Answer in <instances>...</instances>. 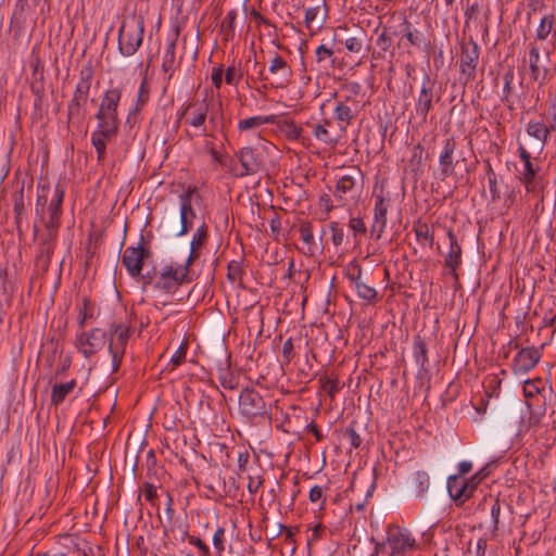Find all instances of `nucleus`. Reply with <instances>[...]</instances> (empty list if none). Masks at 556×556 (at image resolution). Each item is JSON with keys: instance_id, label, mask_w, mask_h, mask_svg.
Masks as SVG:
<instances>
[{"instance_id": "6ab92c4d", "label": "nucleus", "mask_w": 556, "mask_h": 556, "mask_svg": "<svg viewBox=\"0 0 556 556\" xmlns=\"http://www.w3.org/2000/svg\"><path fill=\"white\" fill-rule=\"evenodd\" d=\"M541 53L536 41L529 45L527 62L530 68V77L533 81H539L543 86L546 81L547 68L540 66Z\"/></svg>"}, {"instance_id": "f257e3e1", "label": "nucleus", "mask_w": 556, "mask_h": 556, "mask_svg": "<svg viewBox=\"0 0 556 556\" xmlns=\"http://www.w3.org/2000/svg\"><path fill=\"white\" fill-rule=\"evenodd\" d=\"M122 98L119 88H112L104 93L99 110L96 114L97 128L91 134V144L97 152L98 162H103L106 156V146L117 136L121 121L117 106Z\"/></svg>"}, {"instance_id": "864d4df0", "label": "nucleus", "mask_w": 556, "mask_h": 556, "mask_svg": "<svg viewBox=\"0 0 556 556\" xmlns=\"http://www.w3.org/2000/svg\"><path fill=\"white\" fill-rule=\"evenodd\" d=\"M24 207V185H22L21 188L14 193V212L16 214V223H20Z\"/></svg>"}, {"instance_id": "423d86ee", "label": "nucleus", "mask_w": 556, "mask_h": 556, "mask_svg": "<svg viewBox=\"0 0 556 556\" xmlns=\"http://www.w3.org/2000/svg\"><path fill=\"white\" fill-rule=\"evenodd\" d=\"M239 413L251 424H257L265 417L270 420V415L263 396L252 388H244L240 392Z\"/></svg>"}, {"instance_id": "4468645a", "label": "nucleus", "mask_w": 556, "mask_h": 556, "mask_svg": "<svg viewBox=\"0 0 556 556\" xmlns=\"http://www.w3.org/2000/svg\"><path fill=\"white\" fill-rule=\"evenodd\" d=\"M268 71L274 77L273 87L285 88L291 83L292 68L278 53L270 59Z\"/></svg>"}, {"instance_id": "09e8293b", "label": "nucleus", "mask_w": 556, "mask_h": 556, "mask_svg": "<svg viewBox=\"0 0 556 556\" xmlns=\"http://www.w3.org/2000/svg\"><path fill=\"white\" fill-rule=\"evenodd\" d=\"M242 262L241 261H231L227 266V277L231 282L238 281L240 285L242 283Z\"/></svg>"}, {"instance_id": "c03bdc74", "label": "nucleus", "mask_w": 556, "mask_h": 556, "mask_svg": "<svg viewBox=\"0 0 556 556\" xmlns=\"http://www.w3.org/2000/svg\"><path fill=\"white\" fill-rule=\"evenodd\" d=\"M365 37V31L361 30L358 35L348 37L342 43L350 52L359 53L363 50Z\"/></svg>"}, {"instance_id": "7ed1b4c3", "label": "nucleus", "mask_w": 556, "mask_h": 556, "mask_svg": "<svg viewBox=\"0 0 556 556\" xmlns=\"http://www.w3.org/2000/svg\"><path fill=\"white\" fill-rule=\"evenodd\" d=\"M416 548L417 542L412 533L391 523L387 527L386 541L375 542L370 556H409Z\"/></svg>"}, {"instance_id": "8fccbe9b", "label": "nucleus", "mask_w": 556, "mask_h": 556, "mask_svg": "<svg viewBox=\"0 0 556 556\" xmlns=\"http://www.w3.org/2000/svg\"><path fill=\"white\" fill-rule=\"evenodd\" d=\"M404 26L403 37L406 38L412 46L420 47L424 39L422 34L419 30H412L410 24L407 22L404 24Z\"/></svg>"}, {"instance_id": "69168bd1", "label": "nucleus", "mask_w": 556, "mask_h": 556, "mask_svg": "<svg viewBox=\"0 0 556 556\" xmlns=\"http://www.w3.org/2000/svg\"><path fill=\"white\" fill-rule=\"evenodd\" d=\"M313 134L315 136L316 139L325 142V143H328L331 141L330 137H329V131L327 130L326 126L325 125H320V124H316L313 126Z\"/></svg>"}, {"instance_id": "a18cd8bd", "label": "nucleus", "mask_w": 556, "mask_h": 556, "mask_svg": "<svg viewBox=\"0 0 556 556\" xmlns=\"http://www.w3.org/2000/svg\"><path fill=\"white\" fill-rule=\"evenodd\" d=\"M362 273H363L362 266L359 264H357L355 261L351 262L346 266L345 277L353 285V287L355 289L357 288V283L364 282L362 280Z\"/></svg>"}, {"instance_id": "393cba45", "label": "nucleus", "mask_w": 556, "mask_h": 556, "mask_svg": "<svg viewBox=\"0 0 556 556\" xmlns=\"http://www.w3.org/2000/svg\"><path fill=\"white\" fill-rule=\"evenodd\" d=\"M548 38L556 41V16L553 13L545 14L536 28L535 40L545 41Z\"/></svg>"}, {"instance_id": "a878e982", "label": "nucleus", "mask_w": 556, "mask_h": 556, "mask_svg": "<svg viewBox=\"0 0 556 556\" xmlns=\"http://www.w3.org/2000/svg\"><path fill=\"white\" fill-rule=\"evenodd\" d=\"M93 78V68L90 64H86L79 72V80L74 91L75 97L88 100L91 81Z\"/></svg>"}, {"instance_id": "cd10ccee", "label": "nucleus", "mask_w": 556, "mask_h": 556, "mask_svg": "<svg viewBox=\"0 0 556 556\" xmlns=\"http://www.w3.org/2000/svg\"><path fill=\"white\" fill-rule=\"evenodd\" d=\"M554 130L555 129L551 128V125L547 126L542 122L531 121L527 126V134L540 142V149L544 147V144L547 142L551 131Z\"/></svg>"}, {"instance_id": "39448f33", "label": "nucleus", "mask_w": 556, "mask_h": 556, "mask_svg": "<svg viewBox=\"0 0 556 556\" xmlns=\"http://www.w3.org/2000/svg\"><path fill=\"white\" fill-rule=\"evenodd\" d=\"M189 273L190 266H187V263L182 265L173 263L165 265L161 270H159L153 289L167 294H173L181 285L191 281Z\"/></svg>"}, {"instance_id": "f704fd0d", "label": "nucleus", "mask_w": 556, "mask_h": 556, "mask_svg": "<svg viewBox=\"0 0 556 556\" xmlns=\"http://www.w3.org/2000/svg\"><path fill=\"white\" fill-rule=\"evenodd\" d=\"M275 121V116H252L244 119L239 121L238 128L240 131H248L252 129H256L265 124H271Z\"/></svg>"}, {"instance_id": "e2e57ef3", "label": "nucleus", "mask_w": 556, "mask_h": 556, "mask_svg": "<svg viewBox=\"0 0 556 556\" xmlns=\"http://www.w3.org/2000/svg\"><path fill=\"white\" fill-rule=\"evenodd\" d=\"M323 388L327 391L330 397H334V395L339 392L340 386L338 379L325 378L323 379Z\"/></svg>"}, {"instance_id": "9d476101", "label": "nucleus", "mask_w": 556, "mask_h": 556, "mask_svg": "<svg viewBox=\"0 0 556 556\" xmlns=\"http://www.w3.org/2000/svg\"><path fill=\"white\" fill-rule=\"evenodd\" d=\"M235 156L241 166V172L236 174L237 177L255 175L265 169L263 153L257 149L243 147L235 152Z\"/></svg>"}, {"instance_id": "72a5a7b5", "label": "nucleus", "mask_w": 556, "mask_h": 556, "mask_svg": "<svg viewBox=\"0 0 556 556\" xmlns=\"http://www.w3.org/2000/svg\"><path fill=\"white\" fill-rule=\"evenodd\" d=\"M412 485L417 497H422L430 488V477L428 472L419 470L412 477Z\"/></svg>"}, {"instance_id": "c9c22d12", "label": "nucleus", "mask_w": 556, "mask_h": 556, "mask_svg": "<svg viewBox=\"0 0 556 556\" xmlns=\"http://www.w3.org/2000/svg\"><path fill=\"white\" fill-rule=\"evenodd\" d=\"M52 188L49 184L38 186L37 200H36V214L42 219L45 216L46 206L49 202Z\"/></svg>"}, {"instance_id": "473e14b6", "label": "nucleus", "mask_w": 556, "mask_h": 556, "mask_svg": "<svg viewBox=\"0 0 556 556\" xmlns=\"http://www.w3.org/2000/svg\"><path fill=\"white\" fill-rule=\"evenodd\" d=\"M315 54L316 62L321 68L329 70L330 67L334 66L336 58L331 48L327 47L326 45H320L316 48Z\"/></svg>"}, {"instance_id": "338daca9", "label": "nucleus", "mask_w": 556, "mask_h": 556, "mask_svg": "<svg viewBox=\"0 0 556 556\" xmlns=\"http://www.w3.org/2000/svg\"><path fill=\"white\" fill-rule=\"evenodd\" d=\"M293 356H294V345H293L292 338H289L288 340L285 341V343L282 345L283 363H286V364L290 363L291 359L293 358Z\"/></svg>"}, {"instance_id": "2f4dec72", "label": "nucleus", "mask_w": 556, "mask_h": 556, "mask_svg": "<svg viewBox=\"0 0 556 556\" xmlns=\"http://www.w3.org/2000/svg\"><path fill=\"white\" fill-rule=\"evenodd\" d=\"M76 380H71L65 383H55L52 388L51 403L55 406L61 404L65 397L74 390Z\"/></svg>"}, {"instance_id": "5701e85b", "label": "nucleus", "mask_w": 556, "mask_h": 556, "mask_svg": "<svg viewBox=\"0 0 556 556\" xmlns=\"http://www.w3.org/2000/svg\"><path fill=\"white\" fill-rule=\"evenodd\" d=\"M327 16V7L325 0H317L315 5L305 10L304 21L307 29H312L314 25L320 28Z\"/></svg>"}, {"instance_id": "20e7f679", "label": "nucleus", "mask_w": 556, "mask_h": 556, "mask_svg": "<svg viewBox=\"0 0 556 556\" xmlns=\"http://www.w3.org/2000/svg\"><path fill=\"white\" fill-rule=\"evenodd\" d=\"M144 35V17L130 14L124 18L118 30V51L124 56L134 55L142 45Z\"/></svg>"}, {"instance_id": "603ef678", "label": "nucleus", "mask_w": 556, "mask_h": 556, "mask_svg": "<svg viewBox=\"0 0 556 556\" xmlns=\"http://www.w3.org/2000/svg\"><path fill=\"white\" fill-rule=\"evenodd\" d=\"M344 437L349 440L351 446L353 448H358L363 442L361 435L357 433L356 429H355V422H351L345 432H344Z\"/></svg>"}, {"instance_id": "dca6fc26", "label": "nucleus", "mask_w": 556, "mask_h": 556, "mask_svg": "<svg viewBox=\"0 0 556 556\" xmlns=\"http://www.w3.org/2000/svg\"><path fill=\"white\" fill-rule=\"evenodd\" d=\"M434 81L428 75L424 77L419 94L416 100L415 111L417 116L426 121L429 111L432 109Z\"/></svg>"}, {"instance_id": "3c124183", "label": "nucleus", "mask_w": 556, "mask_h": 556, "mask_svg": "<svg viewBox=\"0 0 556 556\" xmlns=\"http://www.w3.org/2000/svg\"><path fill=\"white\" fill-rule=\"evenodd\" d=\"M329 228L331 230V241L336 248L341 247L344 242V230L339 226V223L331 222L329 224Z\"/></svg>"}, {"instance_id": "79ce46f5", "label": "nucleus", "mask_w": 556, "mask_h": 556, "mask_svg": "<svg viewBox=\"0 0 556 556\" xmlns=\"http://www.w3.org/2000/svg\"><path fill=\"white\" fill-rule=\"evenodd\" d=\"M392 42V37L388 34L387 29H383L376 40L378 51L375 52L374 55L377 54V58L383 59L384 53L390 51Z\"/></svg>"}, {"instance_id": "49530a36", "label": "nucleus", "mask_w": 556, "mask_h": 556, "mask_svg": "<svg viewBox=\"0 0 556 556\" xmlns=\"http://www.w3.org/2000/svg\"><path fill=\"white\" fill-rule=\"evenodd\" d=\"M218 381L224 389L235 390L239 387V377L225 369H219Z\"/></svg>"}, {"instance_id": "0e129e2a", "label": "nucleus", "mask_w": 556, "mask_h": 556, "mask_svg": "<svg viewBox=\"0 0 556 556\" xmlns=\"http://www.w3.org/2000/svg\"><path fill=\"white\" fill-rule=\"evenodd\" d=\"M349 227L353 231L354 237L366 232V226L361 217H352L349 222Z\"/></svg>"}, {"instance_id": "6e6552de", "label": "nucleus", "mask_w": 556, "mask_h": 556, "mask_svg": "<svg viewBox=\"0 0 556 556\" xmlns=\"http://www.w3.org/2000/svg\"><path fill=\"white\" fill-rule=\"evenodd\" d=\"M486 475L479 471L469 479H464L460 476H451L447 479V491L450 496L459 506L469 500L477 486L485 478Z\"/></svg>"}, {"instance_id": "680f3d73", "label": "nucleus", "mask_w": 556, "mask_h": 556, "mask_svg": "<svg viewBox=\"0 0 556 556\" xmlns=\"http://www.w3.org/2000/svg\"><path fill=\"white\" fill-rule=\"evenodd\" d=\"M242 77L240 70H237L233 65L228 66L225 74V81L228 85H237Z\"/></svg>"}, {"instance_id": "de8ad7c7", "label": "nucleus", "mask_w": 556, "mask_h": 556, "mask_svg": "<svg viewBox=\"0 0 556 556\" xmlns=\"http://www.w3.org/2000/svg\"><path fill=\"white\" fill-rule=\"evenodd\" d=\"M357 295L368 303H376L378 301V292L377 290L367 285L366 282L357 283V288L355 289Z\"/></svg>"}, {"instance_id": "a19ab883", "label": "nucleus", "mask_w": 556, "mask_h": 556, "mask_svg": "<svg viewBox=\"0 0 556 556\" xmlns=\"http://www.w3.org/2000/svg\"><path fill=\"white\" fill-rule=\"evenodd\" d=\"M414 231L418 241H425L429 244V247L433 245L434 237L428 224L418 220L414 224Z\"/></svg>"}, {"instance_id": "58836bf2", "label": "nucleus", "mask_w": 556, "mask_h": 556, "mask_svg": "<svg viewBox=\"0 0 556 556\" xmlns=\"http://www.w3.org/2000/svg\"><path fill=\"white\" fill-rule=\"evenodd\" d=\"M414 358L420 368L426 369V365L428 364V350L425 341L419 336L414 340Z\"/></svg>"}, {"instance_id": "bb28decb", "label": "nucleus", "mask_w": 556, "mask_h": 556, "mask_svg": "<svg viewBox=\"0 0 556 556\" xmlns=\"http://www.w3.org/2000/svg\"><path fill=\"white\" fill-rule=\"evenodd\" d=\"M51 240H53V238H50L49 236L42 240L39 245V252L36 256V266L42 271H47L50 266L51 255L54 250V245L51 243Z\"/></svg>"}, {"instance_id": "e433bc0d", "label": "nucleus", "mask_w": 556, "mask_h": 556, "mask_svg": "<svg viewBox=\"0 0 556 556\" xmlns=\"http://www.w3.org/2000/svg\"><path fill=\"white\" fill-rule=\"evenodd\" d=\"M238 16L237 10L232 9L227 12L226 16L224 17L222 25H220V31L223 34V37L225 40H232L235 38V23Z\"/></svg>"}, {"instance_id": "bf43d9fd", "label": "nucleus", "mask_w": 556, "mask_h": 556, "mask_svg": "<svg viewBox=\"0 0 556 556\" xmlns=\"http://www.w3.org/2000/svg\"><path fill=\"white\" fill-rule=\"evenodd\" d=\"M149 100V89L147 85V80L143 79L140 84L137 97V105L136 110H140Z\"/></svg>"}, {"instance_id": "a211bd4d", "label": "nucleus", "mask_w": 556, "mask_h": 556, "mask_svg": "<svg viewBox=\"0 0 556 556\" xmlns=\"http://www.w3.org/2000/svg\"><path fill=\"white\" fill-rule=\"evenodd\" d=\"M541 354L536 349H521L514 358L513 368L515 374H526L533 369L538 364Z\"/></svg>"}, {"instance_id": "0eeeda50", "label": "nucleus", "mask_w": 556, "mask_h": 556, "mask_svg": "<svg viewBox=\"0 0 556 556\" xmlns=\"http://www.w3.org/2000/svg\"><path fill=\"white\" fill-rule=\"evenodd\" d=\"M364 175L362 170L352 166L346 173L339 176L333 195L339 206H344L349 201L355 200L358 197Z\"/></svg>"}, {"instance_id": "9b49d317", "label": "nucleus", "mask_w": 556, "mask_h": 556, "mask_svg": "<svg viewBox=\"0 0 556 556\" xmlns=\"http://www.w3.org/2000/svg\"><path fill=\"white\" fill-rule=\"evenodd\" d=\"M375 199L374 206V223L371 226V235L376 236V239H380L387 226V214L389 210V200L383 193L381 188L380 192L374 191Z\"/></svg>"}, {"instance_id": "f8f14e48", "label": "nucleus", "mask_w": 556, "mask_h": 556, "mask_svg": "<svg viewBox=\"0 0 556 556\" xmlns=\"http://www.w3.org/2000/svg\"><path fill=\"white\" fill-rule=\"evenodd\" d=\"M77 346L85 357L101 350L105 343V332L99 328H94L89 332H81L76 339Z\"/></svg>"}, {"instance_id": "ddd939ff", "label": "nucleus", "mask_w": 556, "mask_h": 556, "mask_svg": "<svg viewBox=\"0 0 556 556\" xmlns=\"http://www.w3.org/2000/svg\"><path fill=\"white\" fill-rule=\"evenodd\" d=\"M480 49L476 41L472 39L462 46L460 54V72L466 76L467 80H471L476 76V68L478 65Z\"/></svg>"}, {"instance_id": "13d9d810", "label": "nucleus", "mask_w": 556, "mask_h": 556, "mask_svg": "<svg viewBox=\"0 0 556 556\" xmlns=\"http://www.w3.org/2000/svg\"><path fill=\"white\" fill-rule=\"evenodd\" d=\"M63 199H64V189L60 185H56L52 189V192L50 194L49 204L58 207L59 210H62L61 206H62Z\"/></svg>"}, {"instance_id": "b1692460", "label": "nucleus", "mask_w": 556, "mask_h": 556, "mask_svg": "<svg viewBox=\"0 0 556 556\" xmlns=\"http://www.w3.org/2000/svg\"><path fill=\"white\" fill-rule=\"evenodd\" d=\"M208 238V232H207V226L206 224L203 222L195 230V232L193 233L192 236V240H191V243H190V253H189V256L187 258V261L185 263H187V266H191L192 263L199 258L200 256V250L203 248V245L205 244L206 240Z\"/></svg>"}, {"instance_id": "774afa93", "label": "nucleus", "mask_w": 556, "mask_h": 556, "mask_svg": "<svg viewBox=\"0 0 556 556\" xmlns=\"http://www.w3.org/2000/svg\"><path fill=\"white\" fill-rule=\"evenodd\" d=\"M303 128L293 122L287 125L286 136L290 140H299L302 137Z\"/></svg>"}, {"instance_id": "052dcab7", "label": "nucleus", "mask_w": 556, "mask_h": 556, "mask_svg": "<svg viewBox=\"0 0 556 556\" xmlns=\"http://www.w3.org/2000/svg\"><path fill=\"white\" fill-rule=\"evenodd\" d=\"M362 86L359 83L352 81L349 84H345L343 86V90L348 92V94L343 98L346 101L353 102L354 97H356L361 92Z\"/></svg>"}, {"instance_id": "4be33fe9", "label": "nucleus", "mask_w": 556, "mask_h": 556, "mask_svg": "<svg viewBox=\"0 0 556 556\" xmlns=\"http://www.w3.org/2000/svg\"><path fill=\"white\" fill-rule=\"evenodd\" d=\"M357 113V102H350L344 99L339 100L333 110L336 119L340 123H344V126L341 127L342 129H345V127L350 125L354 118H356Z\"/></svg>"}, {"instance_id": "2eb2a0df", "label": "nucleus", "mask_w": 556, "mask_h": 556, "mask_svg": "<svg viewBox=\"0 0 556 556\" xmlns=\"http://www.w3.org/2000/svg\"><path fill=\"white\" fill-rule=\"evenodd\" d=\"M195 192V188H188L186 192L180 194V230L177 236L181 237L187 235L193 227V220L197 217L195 211L192 207L191 198Z\"/></svg>"}, {"instance_id": "c756f323", "label": "nucleus", "mask_w": 556, "mask_h": 556, "mask_svg": "<svg viewBox=\"0 0 556 556\" xmlns=\"http://www.w3.org/2000/svg\"><path fill=\"white\" fill-rule=\"evenodd\" d=\"M520 181L525 185L528 192H536L540 189L538 170L534 168L533 164L523 165Z\"/></svg>"}, {"instance_id": "4c0bfd02", "label": "nucleus", "mask_w": 556, "mask_h": 556, "mask_svg": "<svg viewBox=\"0 0 556 556\" xmlns=\"http://www.w3.org/2000/svg\"><path fill=\"white\" fill-rule=\"evenodd\" d=\"M47 210L49 213V219L45 222V225L49 231V237L54 238L60 226L62 210L50 204H48Z\"/></svg>"}, {"instance_id": "ea45409f", "label": "nucleus", "mask_w": 556, "mask_h": 556, "mask_svg": "<svg viewBox=\"0 0 556 556\" xmlns=\"http://www.w3.org/2000/svg\"><path fill=\"white\" fill-rule=\"evenodd\" d=\"M300 238L302 241L307 245V253L308 255L314 254V247H315V240H314V233H313V225L311 222H303L300 225L299 228Z\"/></svg>"}, {"instance_id": "5fc2aeb1", "label": "nucleus", "mask_w": 556, "mask_h": 556, "mask_svg": "<svg viewBox=\"0 0 556 556\" xmlns=\"http://www.w3.org/2000/svg\"><path fill=\"white\" fill-rule=\"evenodd\" d=\"M225 528L218 527L213 535V545L218 556L225 551Z\"/></svg>"}, {"instance_id": "f3484780", "label": "nucleus", "mask_w": 556, "mask_h": 556, "mask_svg": "<svg viewBox=\"0 0 556 556\" xmlns=\"http://www.w3.org/2000/svg\"><path fill=\"white\" fill-rule=\"evenodd\" d=\"M456 150V141L454 137L446 138L443 141L442 151L439 155L440 179L444 180L452 176L455 170L454 152Z\"/></svg>"}, {"instance_id": "37998d69", "label": "nucleus", "mask_w": 556, "mask_h": 556, "mask_svg": "<svg viewBox=\"0 0 556 556\" xmlns=\"http://www.w3.org/2000/svg\"><path fill=\"white\" fill-rule=\"evenodd\" d=\"M78 325L85 327L86 321L93 317V304L88 298H83L81 306H78Z\"/></svg>"}, {"instance_id": "aec40b11", "label": "nucleus", "mask_w": 556, "mask_h": 556, "mask_svg": "<svg viewBox=\"0 0 556 556\" xmlns=\"http://www.w3.org/2000/svg\"><path fill=\"white\" fill-rule=\"evenodd\" d=\"M447 238L450 241V250L444 258V266L451 269V274L455 280L458 279L457 269L462 265V247L457 242V238L454 232L450 229L447 231Z\"/></svg>"}, {"instance_id": "7c9ffc66", "label": "nucleus", "mask_w": 556, "mask_h": 556, "mask_svg": "<svg viewBox=\"0 0 556 556\" xmlns=\"http://www.w3.org/2000/svg\"><path fill=\"white\" fill-rule=\"evenodd\" d=\"M86 99L73 96L67 105V118L72 123H80L84 119V109L87 104Z\"/></svg>"}, {"instance_id": "6e6d98bb", "label": "nucleus", "mask_w": 556, "mask_h": 556, "mask_svg": "<svg viewBox=\"0 0 556 556\" xmlns=\"http://www.w3.org/2000/svg\"><path fill=\"white\" fill-rule=\"evenodd\" d=\"M490 500H491L490 515L492 518L493 531H496L498 529V525H500L501 503H500L498 498L490 497Z\"/></svg>"}, {"instance_id": "f03ea898", "label": "nucleus", "mask_w": 556, "mask_h": 556, "mask_svg": "<svg viewBox=\"0 0 556 556\" xmlns=\"http://www.w3.org/2000/svg\"><path fill=\"white\" fill-rule=\"evenodd\" d=\"M186 124L200 129V135L215 138V134L223 128V114L217 111H210V104L204 98L189 104L185 110Z\"/></svg>"}, {"instance_id": "1a4fd4ad", "label": "nucleus", "mask_w": 556, "mask_h": 556, "mask_svg": "<svg viewBox=\"0 0 556 556\" xmlns=\"http://www.w3.org/2000/svg\"><path fill=\"white\" fill-rule=\"evenodd\" d=\"M152 252L144 245V237L140 236V242L137 247H127L122 255V264L131 277H139L142 273L144 260L151 257Z\"/></svg>"}, {"instance_id": "4d7b16f0", "label": "nucleus", "mask_w": 556, "mask_h": 556, "mask_svg": "<svg viewBox=\"0 0 556 556\" xmlns=\"http://www.w3.org/2000/svg\"><path fill=\"white\" fill-rule=\"evenodd\" d=\"M188 343L182 342L170 358L172 369H175L185 362Z\"/></svg>"}, {"instance_id": "412c9836", "label": "nucleus", "mask_w": 556, "mask_h": 556, "mask_svg": "<svg viewBox=\"0 0 556 556\" xmlns=\"http://www.w3.org/2000/svg\"><path fill=\"white\" fill-rule=\"evenodd\" d=\"M178 36H179V28L176 27L174 36L170 39H168L166 49H165L163 58H162V70L165 74L168 75V79L172 78V76L174 75V73L178 66L176 63V46H177Z\"/></svg>"}, {"instance_id": "c85d7f7f", "label": "nucleus", "mask_w": 556, "mask_h": 556, "mask_svg": "<svg viewBox=\"0 0 556 556\" xmlns=\"http://www.w3.org/2000/svg\"><path fill=\"white\" fill-rule=\"evenodd\" d=\"M130 337V328L123 324L114 326L109 348L125 351Z\"/></svg>"}]
</instances>
